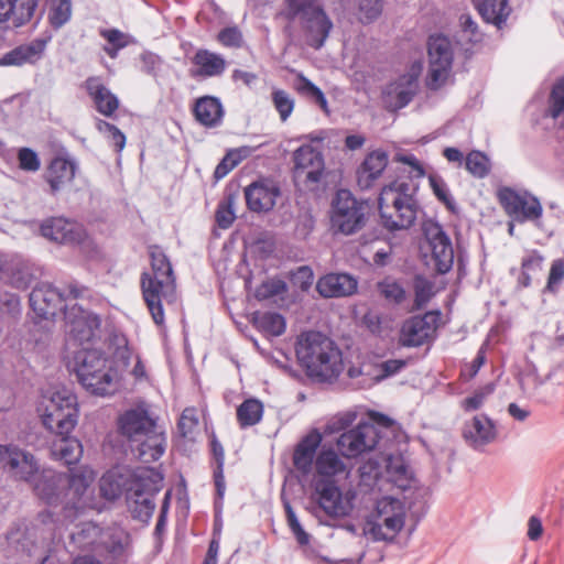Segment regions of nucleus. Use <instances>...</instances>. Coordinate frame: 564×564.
Masks as SVG:
<instances>
[{"mask_svg":"<svg viewBox=\"0 0 564 564\" xmlns=\"http://www.w3.org/2000/svg\"><path fill=\"white\" fill-rule=\"evenodd\" d=\"M404 517V507L399 499L383 497L377 501L369 532L376 540H392L403 528Z\"/></svg>","mask_w":564,"mask_h":564,"instance_id":"obj_11","label":"nucleus"},{"mask_svg":"<svg viewBox=\"0 0 564 564\" xmlns=\"http://www.w3.org/2000/svg\"><path fill=\"white\" fill-rule=\"evenodd\" d=\"M84 88L100 115L110 118L119 109V98L105 85L100 76H89L84 82Z\"/></svg>","mask_w":564,"mask_h":564,"instance_id":"obj_24","label":"nucleus"},{"mask_svg":"<svg viewBox=\"0 0 564 564\" xmlns=\"http://www.w3.org/2000/svg\"><path fill=\"white\" fill-rule=\"evenodd\" d=\"M86 292L87 288L75 282L67 284L64 291L50 283H40L30 294V306L39 317L47 319L63 310V303L67 299L83 297Z\"/></svg>","mask_w":564,"mask_h":564,"instance_id":"obj_10","label":"nucleus"},{"mask_svg":"<svg viewBox=\"0 0 564 564\" xmlns=\"http://www.w3.org/2000/svg\"><path fill=\"white\" fill-rule=\"evenodd\" d=\"M101 327L99 315L79 306L65 312V350L74 356L80 349H90Z\"/></svg>","mask_w":564,"mask_h":564,"instance_id":"obj_9","label":"nucleus"},{"mask_svg":"<svg viewBox=\"0 0 564 564\" xmlns=\"http://www.w3.org/2000/svg\"><path fill=\"white\" fill-rule=\"evenodd\" d=\"M39 0H0V22L14 26L26 24L34 17Z\"/></svg>","mask_w":564,"mask_h":564,"instance_id":"obj_28","label":"nucleus"},{"mask_svg":"<svg viewBox=\"0 0 564 564\" xmlns=\"http://www.w3.org/2000/svg\"><path fill=\"white\" fill-rule=\"evenodd\" d=\"M99 34L108 43L102 50L110 58H117L119 51L130 43L129 35L118 29H104Z\"/></svg>","mask_w":564,"mask_h":564,"instance_id":"obj_42","label":"nucleus"},{"mask_svg":"<svg viewBox=\"0 0 564 564\" xmlns=\"http://www.w3.org/2000/svg\"><path fill=\"white\" fill-rule=\"evenodd\" d=\"M563 280H564V261L558 259V260L553 261V263L551 265L545 291L554 292L558 288V285L562 283Z\"/></svg>","mask_w":564,"mask_h":564,"instance_id":"obj_62","label":"nucleus"},{"mask_svg":"<svg viewBox=\"0 0 564 564\" xmlns=\"http://www.w3.org/2000/svg\"><path fill=\"white\" fill-rule=\"evenodd\" d=\"M141 69L148 75L158 76L161 65L163 63L162 58L151 52L143 53L141 55Z\"/></svg>","mask_w":564,"mask_h":564,"instance_id":"obj_63","label":"nucleus"},{"mask_svg":"<svg viewBox=\"0 0 564 564\" xmlns=\"http://www.w3.org/2000/svg\"><path fill=\"white\" fill-rule=\"evenodd\" d=\"M152 272L141 275L142 296L153 322L162 326L164 324L163 301L172 303L176 296V279L172 264L158 246L150 249Z\"/></svg>","mask_w":564,"mask_h":564,"instance_id":"obj_5","label":"nucleus"},{"mask_svg":"<svg viewBox=\"0 0 564 564\" xmlns=\"http://www.w3.org/2000/svg\"><path fill=\"white\" fill-rule=\"evenodd\" d=\"M441 322L440 311H429L405 319L400 328L399 344L403 347H420L432 341Z\"/></svg>","mask_w":564,"mask_h":564,"instance_id":"obj_16","label":"nucleus"},{"mask_svg":"<svg viewBox=\"0 0 564 564\" xmlns=\"http://www.w3.org/2000/svg\"><path fill=\"white\" fill-rule=\"evenodd\" d=\"M217 41L225 47H241L243 37L237 26H227L217 34Z\"/></svg>","mask_w":564,"mask_h":564,"instance_id":"obj_60","label":"nucleus"},{"mask_svg":"<svg viewBox=\"0 0 564 564\" xmlns=\"http://www.w3.org/2000/svg\"><path fill=\"white\" fill-rule=\"evenodd\" d=\"M381 438L380 430L371 422H359L337 438V448L346 458H356L373 451Z\"/></svg>","mask_w":564,"mask_h":564,"instance_id":"obj_15","label":"nucleus"},{"mask_svg":"<svg viewBox=\"0 0 564 564\" xmlns=\"http://www.w3.org/2000/svg\"><path fill=\"white\" fill-rule=\"evenodd\" d=\"M426 248L438 273H447L454 263L452 241L438 224H429L424 228Z\"/></svg>","mask_w":564,"mask_h":564,"instance_id":"obj_18","label":"nucleus"},{"mask_svg":"<svg viewBox=\"0 0 564 564\" xmlns=\"http://www.w3.org/2000/svg\"><path fill=\"white\" fill-rule=\"evenodd\" d=\"M314 479H333L345 471L346 465L334 449H322L315 458Z\"/></svg>","mask_w":564,"mask_h":564,"instance_id":"obj_35","label":"nucleus"},{"mask_svg":"<svg viewBox=\"0 0 564 564\" xmlns=\"http://www.w3.org/2000/svg\"><path fill=\"white\" fill-rule=\"evenodd\" d=\"M316 290L323 297L347 296L357 290V281L346 273H329L317 281Z\"/></svg>","mask_w":564,"mask_h":564,"instance_id":"obj_30","label":"nucleus"},{"mask_svg":"<svg viewBox=\"0 0 564 564\" xmlns=\"http://www.w3.org/2000/svg\"><path fill=\"white\" fill-rule=\"evenodd\" d=\"M543 262L544 258L536 251L524 257L518 276V286L521 289L529 288L532 281L539 279L543 272Z\"/></svg>","mask_w":564,"mask_h":564,"instance_id":"obj_39","label":"nucleus"},{"mask_svg":"<svg viewBox=\"0 0 564 564\" xmlns=\"http://www.w3.org/2000/svg\"><path fill=\"white\" fill-rule=\"evenodd\" d=\"M389 163L387 152L375 150L366 155L356 171V181L360 189L367 191L377 185Z\"/></svg>","mask_w":564,"mask_h":564,"instance_id":"obj_25","label":"nucleus"},{"mask_svg":"<svg viewBox=\"0 0 564 564\" xmlns=\"http://www.w3.org/2000/svg\"><path fill=\"white\" fill-rule=\"evenodd\" d=\"M430 185L436 198L446 206L448 210L455 209V200L451 196L446 183L437 176L431 175L429 177Z\"/></svg>","mask_w":564,"mask_h":564,"instance_id":"obj_55","label":"nucleus"},{"mask_svg":"<svg viewBox=\"0 0 564 564\" xmlns=\"http://www.w3.org/2000/svg\"><path fill=\"white\" fill-rule=\"evenodd\" d=\"M498 198L505 212L519 221L535 220L542 215V206L535 197L503 188L499 192Z\"/></svg>","mask_w":564,"mask_h":564,"instance_id":"obj_20","label":"nucleus"},{"mask_svg":"<svg viewBox=\"0 0 564 564\" xmlns=\"http://www.w3.org/2000/svg\"><path fill=\"white\" fill-rule=\"evenodd\" d=\"M549 111L554 119L564 111V78L558 79L551 90Z\"/></svg>","mask_w":564,"mask_h":564,"instance_id":"obj_56","label":"nucleus"},{"mask_svg":"<svg viewBox=\"0 0 564 564\" xmlns=\"http://www.w3.org/2000/svg\"><path fill=\"white\" fill-rule=\"evenodd\" d=\"M271 100L275 110L279 112L281 121H286L294 110V99L288 91L274 88L271 93Z\"/></svg>","mask_w":564,"mask_h":564,"instance_id":"obj_50","label":"nucleus"},{"mask_svg":"<svg viewBox=\"0 0 564 564\" xmlns=\"http://www.w3.org/2000/svg\"><path fill=\"white\" fill-rule=\"evenodd\" d=\"M294 89L300 95L314 100L324 111H328L327 100L323 91L301 73L296 76Z\"/></svg>","mask_w":564,"mask_h":564,"instance_id":"obj_44","label":"nucleus"},{"mask_svg":"<svg viewBox=\"0 0 564 564\" xmlns=\"http://www.w3.org/2000/svg\"><path fill=\"white\" fill-rule=\"evenodd\" d=\"M127 469L109 470L100 479V492L104 498L115 500L122 494L127 495Z\"/></svg>","mask_w":564,"mask_h":564,"instance_id":"obj_37","label":"nucleus"},{"mask_svg":"<svg viewBox=\"0 0 564 564\" xmlns=\"http://www.w3.org/2000/svg\"><path fill=\"white\" fill-rule=\"evenodd\" d=\"M101 535V528L91 522L84 523L79 531L72 534V540L83 550L93 549Z\"/></svg>","mask_w":564,"mask_h":564,"instance_id":"obj_47","label":"nucleus"},{"mask_svg":"<svg viewBox=\"0 0 564 564\" xmlns=\"http://www.w3.org/2000/svg\"><path fill=\"white\" fill-rule=\"evenodd\" d=\"M46 43V40L35 39L30 43L19 45L1 57L0 65L22 66L34 64L42 57Z\"/></svg>","mask_w":564,"mask_h":564,"instance_id":"obj_31","label":"nucleus"},{"mask_svg":"<svg viewBox=\"0 0 564 564\" xmlns=\"http://www.w3.org/2000/svg\"><path fill=\"white\" fill-rule=\"evenodd\" d=\"M0 469L17 480L33 481L39 473L35 457L17 445H0Z\"/></svg>","mask_w":564,"mask_h":564,"instance_id":"obj_17","label":"nucleus"},{"mask_svg":"<svg viewBox=\"0 0 564 564\" xmlns=\"http://www.w3.org/2000/svg\"><path fill=\"white\" fill-rule=\"evenodd\" d=\"M253 326L264 336H281L286 328L285 318L274 312H256L252 316Z\"/></svg>","mask_w":564,"mask_h":564,"instance_id":"obj_36","label":"nucleus"},{"mask_svg":"<svg viewBox=\"0 0 564 564\" xmlns=\"http://www.w3.org/2000/svg\"><path fill=\"white\" fill-rule=\"evenodd\" d=\"M70 13V0H51L48 19L54 28H61L69 20Z\"/></svg>","mask_w":564,"mask_h":564,"instance_id":"obj_53","label":"nucleus"},{"mask_svg":"<svg viewBox=\"0 0 564 564\" xmlns=\"http://www.w3.org/2000/svg\"><path fill=\"white\" fill-rule=\"evenodd\" d=\"M429 74L426 86L431 90L443 87L451 74L453 50L451 41L443 35H431L427 42Z\"/></svg>","mask_w":564,"mask_h":564,"instance_id":"obj_13","label":"nucleus"},{"mask_svg":"<svg viewBox=\"0 0 564 564\" xmlns=\"http://www.w3.org/2000/svg\"><path fill=\"white\" fill-rule=\"evenodd\" d=\"M294 174L307 182H318L324 173L325 163L322 151L312 144L301 145L293 154Z\"/></svg>","mask_w":564,"mask_h":564,"instance_id":"obj_23","label":"nucleus"},{"mask_svg":"<svg viewBox=\"0 0 564 564\" xmlns=\"http://www.w3.org/2000/svg\"><path fill=\"white\" fill-rule=\"evenodd\" d=\"M127 497L135 498V502L144 494L158 490L156 482L159 474L152 468H138L137 470L127 469Z\"/></svg>","mask_w":564,"mask_h":564,"instance_id":"obj_32","label":"nucleus"},{"mask_svg":"<svg viewBox=\"0 0 564 564\" xmlns=\"http://www.w3.org/2000/svg\"><path fill=\"white\" fill-rule=\"evenodd\" d=\"M378 291L388 301L393 304H401L406 299L404 288L394 279L386 278L378 283Z\"/></svg>","mask_w":564,"mask_h":564,"instance_id":"obj_49","label":"nucleus"},{"mask_svg":"<svg viewBox=\"0 0 564 564\" xmlns=\"http://www.w3.org/2000/svg\"><path fill=\"white\" fill-rule=\"evenodd\" d=\"M19 167L26 172H36L41 167L37 153L30 148H21L18 151Z\"/></svg>","mask_w":564,"mask_h":564,"instance_id":"obj_58","label":"nucleus"},{"mask_svg":"<svg viewBox=\"0 0 564 564\" xmlns=\"http://www.w3.org/2000/svg\"><path fill=\"white\" fill-rule=\"evenodd\" d=\"M417 91V78L415 75L406 74L400 77L395 84L394 93L397 98V107H405L415 96Z\"/></svg>","mask_w":564,"mask_h":564,"instance_id":"obj_43","label":"nucleus"},{"mask_svg":"<svg viewBox=\"0 0 564 564\" xmlns=\"http://www.w3.org/2000/svg\"><path fill=\"white\" fill-rule=\"evenodd\" d=\"M234 196L229 195L224 202H220L216 209V223L221 229H228L235 221Z\"/></svg>","mask_w":564,"mask_h":564,"instance_id":"obj_54","label":"nucleus"},{"mask_svg":"<svg viewBox=\"0 0 564 564\" xmlns=\"http://www.w3.org/2000/svg\"><path fill=\"white\" fill-rule=\"evenodd\" d=\"M414 306L420 310L425 306L434 295V284L422 275L414 278Z\"/></svg>","mask_w":564,"mask_h":564,"instance_id":"obj_51","label":"nucleus"},{"mask_svg":"<svg viewBox=\"0 0 564 564\" xmlns=\"http://www.w3.org/2000/svg\"><path fill=\"white\" fill-rule=\"evenodd\" d=\"M96 475L93 469L82 466L70 469L69 474L43 470L34 482V491L47 505L61 501L66 518L75 517L79 511L91 507V485Z\"/></svg>","mask_w":564,"mask_h":564,"instance_id":"obj_1","label":"nucleus"},{"mask_svg":"<svg viewBox=\"0 0 564 564\" xmlns=\"http://www.w3.org/2000/svg\"><path fill=\"white\" fill-rule=\"evenodd\" d=\"M285 514L289 528L291 529L292 533L294 534L297 543L300 545H307L310 543V534L305 532V530L300 524L295 512L293 511L290 503H285Z\"/></svg>","mask_w":564,"mask_h":564,"instance_id":"obj_57","label":"nucleus"},{"mask_svg":"<svg viewBox=\"0 0 564 564\" xmlns=\"http://www.w3.org/2000/svg\"><path fill=\"white\" fill-rule=\"evenodd\" d=\"M80 384L96 395H110L120 388L121 373L116 360L108 359L98 349H80L66 356Z\"/></svg>","mask_w":564,"mask_h":564,"instance_id":"obj_3","label":"nucleus"},{"mask_svg":"<svg viewBox=\"0 0 564 564\" xmlns=\"http://www.w3.org/2000/svg\"><path fill=\"white\" fill-rule=\"evenodd\" d=\"M210 452L216 463L214 469V481L219 496L223 495L225 489V477H224V464H225V451L215 434L210 437Z\"/></svg>","mask_w":564,"mask_h":564,"instance_id":"obj_45","label":"nucleus"},{"mask_svg":"<svg viewBox=\"0 0 564 564\" xmlns=\"http://www.w3.org/2000/svg\"><path fill=\"white\" fill-rule=\"evenodd\" d=\"M406 365L402 359H389L380 364H372V377L361 381V388H371L383 379L391 377L401 371Z\"/></svg>","mask_w":564,"mask_h":564,"instance_id":"obj_40","label":"nucleus"},{"mask_svg":"<svg viewBox=\"0 0 564 564\" xmlns=\"http://www.w3.org/2000/svg\"><path fill=\"white\" fill-rule=\"evenodd\" d=\"M117 432L129 443H138L139 456L145 462L158 460L164 454V433L158 430V419L145 402L119 414Z\"/></svg>","mask_w":564,"mask_h":564,"instance_id":"obj_2","label":"nucleus"},{"mask_svg":"<svg viewBox=\"0 0 564 564\" xmlns=\"http://www.w3.org/2000/svg\"><path fill=\"white\" fill-rule=\"evenodd\" d=\"M492 390L494 388L488 386L482 390L476 391L471 397L463 400L462 408L467 412L478 410Z\"/></svg>","mask_w":564,"mask_h":564,"instance_id":"obj_64","label":"nucleus"},{"mask_svg":"<svg viewBox=\"0 0 564 564\" xmlns=\"http://www.w3.org/2000/svg\"><path fill=\"white\" fill-rule=\"evenodd\" d=\"M192 111L195 120L205 128H216L223 122L224 108L220 100L214 96L197 98Z\"/></svg>","mask_w":564,"mask_h":564,"instance_id":"obj_29","label":"nucleus"},{"mask_svg":"<svg viewBox=\"0 0 564 564\" xmlns=\"http://www.w3.org/2000/svg\"><path fill=\"white\" fill-rule=\"evenodd\" d=\"M365 206L349 191L339 189L333 202L332 227L344 235H351L365 225Z\"/></svg>","mask_w":564,"mask_h":564,"instance_id":"obj_14","label":"nucleus"},{"mask_svg":"<svg viewBox=\"0 0 564 564\" xmlns=\"http://www.w3.org/2000/svg\"><path fill=\"white\" fill-rule=\"evenodd\" d=\"M243 194L249 210L253 213H268L273 209L276 199L281 196V188L276 181L261 177L248 185Z\"/></svg>","mask_w":564,"mask_h":564,"instance_id":"obj_19","label":"nucleus"},{"mask_svg":"<svg viewBox=\"0 0 564 564\" xmlns=\"http://www.w3.org/2000/svg\"><path fill=\"white\" fill-rule=\"evenodd\" d=\"M52 456L66 465L76 464L83 455V445L68 434L57 435L51 446Z\"/></svg>","mask_w":564,"mask_h":564,"instance_id":"obj_33","label":"nucleus"},{"mask_svg":"<svg viewBox=\"0 0 564 564\" xmlns=\"http://www.w3.org/2000/svg\"><path fill=\"white\" fill-rule=\"evenodd\" d=\"M290 19L300 18L306 44L319 50L333 29V22L316 0H285Z\"/></svg>","mask_w":564,"mask_h":564,"instance_id":"obj_8","label":"nucleus"},{"mask_svg":"<svg viewBox=\"0 0 564 564\" xmlns=\"http://www.w3.org/2000/svg\"><path fill=\"white\" fill-rule=\"evenodd\" d=\"M381 225L389 231L410 228L417 213V204L410 184L404 181H392L381 188L378 198Z\"/></svg>","mask_w":564,"mask_h":564,"instance_id":"obj_6","label":"nucleus"},{"mask_svg":"<svg viewBox=\"0 0 564 564\" xmlns=\"http://www.w3.org/2000/svg\"><path fill=\"white\" fill-rule=\"evenodd\" d=\"M395 161L408 166L405 171L412 178H422L425 175L423 165L413 154H398Z\"/></svg>","mask_w":564,"mask_h":564,"instance_id":"obj_61","label":"nucleus"},{"mask_svg":"<svg viewBox=\"0 0 564 564\" xmlns=\"http://www.w3.org/2000/svg\"><path fill=\"white\" fill-rule=\"evenodd\" d=\"M466 436L470 437L476 444L488 443L495 437V426L488 417L484 415L475 416Z\"/></svg>","mask_w":564,"mask_h":564,"instance_id":"obj_41","label":"nucleus"},{"mask_svg":"<svg viewBox=\"0 0 564 564\" xmlns=\"http://www.w3.org/2000/svg\"><path fill=\"white\" fill-rule=\"evenodd\" d=\"M465 167L473 176L482 178L490 171V162L485 153L473 150L465 159Z\"/></svg>","mask_w":564,"mask_h":564,"instance_id":"obj_48","label":"nucleus"},{"mask_svg":"<svg viewBox=\"0 0 564 564\" xmlns=\"http://www.w3.org/2000/svg\"><path fill=\"white\" fill-rule=\"evenodd\" d=\"M43 237L64 245H79L87 237L84 227L63 217H52L41 225Z\"/></svg>","mask_w":564,"mask_h":564,"instance_id":"obj_21","label":"nucleus"},{"mask_svg":"<svg viewBox=\"0 0 564 564\" xmlns=\"http://www.w3.org/2000/svg\"><path fill=\"white\" fill-rule=\"evenodd\" d=\"M264 406L263 403L256 399H246L236 411L237 422L240 429H247L257 425L263 416Z\"/></svg>","mask_w":564,"mask_h":564,"instance_id":"obj_38","label":"nucleus"},{"mask_svg":"<svg viewBox=\"0 0 564 564\" xmlns=\"http://www.w3.org/2000/svg\"><path fill=\"white\" fill-rule=\"evenodd\" d=\"M199 419L197 410L194 406L185 408L177 422V430L183 438L194 441L198 431Z\"/></svg>","mask_w":564,"mask_h":564,"instance_id":"obj_46","label":"nucleus"},{"mask_svg":"<svg viewBox=\"0 0 564 564\" xmlns=\"http://www.w3.org/2000/svg\"><path fill=\"white\" fill-rule=\"evenodd\" d=\"M484 21L501 28L508 19L511 8L508 0H473Z\"/></svg>","mask_w":564,"mask_h":564,"instance_id":"obj_34","label":"nucleus"},{"mask_svg":"<svg viewBox=\"0 0 564 564\" xmlns=\"http://www.w3.org/2000/svg\"><path fill=\"white\" fill-rule=\"evenodd\" d=\"M40 412L47 430L56 435L69 434L78 422L77 397L66 388L57 389L43 398Z\"/></svg>","mask_w":564,"mask_h":564,"instance_id":"obj_7","label":"nucleus"},{"mask_svg":"<svg viewBox=\"0 0 564 564\" xmlns=\"http://www.w3.org/2000/svg\"><path fill=\"white\" fill-rule=\"evenodd\" d=\"M315 500L318 507L330 518H345L354 509L356 494L343 492L334 479H313Z\"/></svg>","mask_w":564,"mask_h":564,"instance_id":"obj_12","label":"nucleus"},{"mask_svg":"<svg viewBox=\"0 0 564 564\" xmlns=\"http://www.w3.org/2000/svg\"><path fill=\"white\" fill-rule=\"evenodd\" d=\"M77 171L78 165L75 160L64 155L54 156L43 174L51 194L55 195L68 188L73 184Z\"/></svg>","mask_w":564,"mask_h":564,"instance_id":"obj_22","label":"nucleus"},{"mask_svg":"<svg viewBox=\"0 0 564 564\" xmlns=\"http://www.w3.org/2000/svg\"><path fill=\"white\" fill-rule=\"evenodd\" d=\"M360 20L362 22H372L378 19L382 12V0H359Z\"/></svg>","mask_w":564,"mask_h":564,"instance_id":"obj_59","label":"nucleus"},{"mask_svg":"<svg viewBox=\"0 0 564 564\" xmlns=\"http://www.w3.org/2000/svg\"><path fill=\"white\" fill-rule=\"evenodd\" d=\"M192 63L194 68L191 75L197 78L218 77L224 74L227 66L226 59L220 54L206 48L197 50Z\"/></svg>","mask_w":564,"mask_h":564,"instance_id":"obj_26","label":"nucleus"},{"mask_svg":"<svg viewBox=\"0 0 564 564\" xmlns=\"http://www.w3.org/2000/svg\"><path fill=\"white\" fill-rule=\"evenodd\" d=\"M295 352L311 378L327 381L337 378L343 370L341 351L321 332L302 333L297 338Z\"/></svg>","mask_w":564,"mask_h":564,"instance_id":"obj_4","label":"nucleus"},{"mask_svg":"<svg viewBox=\"0 0 564 564\" xmlns=\"http://www.w3.org/2000/svg\"><path fill=\"white\" fill-rule=\"evenodd\" d=\"M288 291L286 283L281 279H268L263 281L254 291V296L259 301L270 300L276 295H282Z\"/></svg>","mask_w":564,"mask_h":564,"instance_id":"obj_52","label":"nucleus"},{"mask_svg":"<svg viewBox=\"0 0 564 564\" xmlns=\"http://www.w3.org/2000/svg\"><path fill=\"white\" fill-rule=\"evenodd\" d=\"M322 434L317 430H312L295 446L293 453V464L302 474H308L312 470L316 451L322 443Z\"/></svg>","mask_w":564,"mask_h":564,"instance_id":"obj_27","label":"nucleus"}]
</instances>
